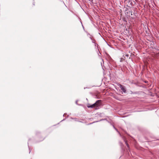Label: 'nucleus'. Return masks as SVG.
Instances as JSON below:
<instances>
[{"label":"nucleus","instance_id":"1","mask_svg":"<svg viewBox=\"0 0 159 159\" xmlns=\"http://www.w3.org/2000/svg\"><path fill=\"white\" fill-rule=\"evenodd\" d=\"M101 100H98L96 102L93 104L92 105L90 106H88V107L89 108H93L95 107H98L101 105Z\"/></svg>","mask_w":159,"mask_h":159},{"label":"nucleus","instance_id":"2","mask_svg":"<svg viewBox=\"0 0 159 159\" xmlns=\"http://www.w3.org/2000/svg\"><path fill=\"white\" fill-rule=\"evenodd\" d=\"M119 86L121 89L124 92H126V89L124 87L121 85L120 84Z\"/></svg>","mask_w":159,"mask_h":159},{"label":"nucleus","instance_id":"3","mask_svg":"<svg viewBox=\"0 0 159 159\" xmlns=\"http://www.w3.org/2000/svg\"><path fill=\"white\" fill-rule=\"evenodd\" d=\"M125 141V144H126V145L128 147H129V146H128V144L127 142V141Z\"/></svg>","mask_w":159,"mask_h":159},{"label":"nucleus","instance_id":"4","mask_svg":"<svg viewBox=\"0 0 159 159\" xmlns=\"http://www.w3.org/2000/svg\"><path fill=\"white\" fill-rule=\"evenodd\" d=\"M76 104H77V101H76Z\"/></svg>","mask_w":159,"mask_h":159}]
</instances>
